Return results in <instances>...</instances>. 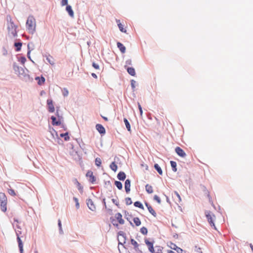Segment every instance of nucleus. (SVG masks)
<instances>
[{
	"instance_id": "f257e3e1",
	"label": "nucleus",
	"mask_w": 253,
	"mask_h": 253,
	"mask_svg": "<svg viewBox=\"0 0 253 253\" xmlns=\"http://www.w3.org/2000/svg\"><path fill=\"white\" fill-rule=\"evenodd\" d=\"M6 20L8 22V31L9 34H11L13 37L17 36V26L12 21V18L10 16L7 15L6 17Z\"/></svg>"
},
{
	"instance_id": "f03ea898",
	"label": "nucleus",
	"mask_w": 253,
	"mask_h": 253,
	"mask_svg": "<svg viewBox=\"0 0 253 253\" xmlns=\"http://www.w3.org/2000/svg\"><path fill=\"white\" fill-rule=\"evenodd\" d=\"M36 27V20L33 16H29L26 22V28L29 33L35 32Z\"/></svg>"
},
{
	"instance_id": "7ed1b4c3",
	"label": "nucleus",
	"mask_w": 253,
	"mask_h": 253,
	"mask_svg": "<svg viewBox=\"0 0 253 253\" xmlns=\"http://www.w3.org/2000/svg\"><path fill=\"white\" fill-rule=\"evenodd\" d=\"M205 215L207 217V220L211 226L214 229L216 230V228L214 224V220H215V216L214 214H213L210 211H206L205 212Z\"/></svg>"
},
{
	"instance_id": "20e7f679",
	"label": "nucleus",
	"mask_w": 253,
	"mask_h": 253,
	"mask_svg": "<svg viewBox=\"0 0 253 253\" xmlns=\"http://www.w3.org/2000/svg\"><path fill=\"white\" fill-rule=\"evenodd\" d=\"M21 234V232H19V233L16 232L17 235V240L18 243V247L19 248V250L20 252V253H24V250H23V243L19 237L20 234Z\"/></svg>"
},
{
	"instance_id": "39448f33",
	"label": "nucleus",
	"mask_w": 253,
	"mask_h": 253,
	"mask_svg": "<svg viewBox=\"0 0 253 253\" xmlns=\"http://www.w3.org/2000/svg\"><path fill=\"white\" fill-rule=\"evenodd\" d=\"M47 104L48 106V110L49 112L53 113L55 111L54 107L53 104V101L51 99H47Z\"/></svg>"
},
{
	"instance_id": "423d86ee",
	"label": "nucleus",
	"mask_w": 253,
	"mask_h": 253,
	"mask_svg": "<svg viewBox=\"0 0 253 253\" xmlns=\"http://www.w3.org/2000/svg\"><path fill=\"white\" fill-rule=\"evenodd\" d=\"M86 176L89 178L88 180L91 183H93L95 181V178L92 171H88L86 174Z\"/></svg>"
},
{
	"instance_id": "0eeeda50",
	"label": "nucleus",
	"mask_w": 253,
	"mask_h": 253,
	"mask_svg": "<svg viewBox=\"0 0 253 253\" xmlns=\"http://www.w3.org/2000/svg\"><path fill=\"white\" fill-rule=\"evenodd\" d=\"M58 119H57L55 117L53 116L51 117V119L52 120V124L53 126H59L61 124V119L58 115Z\"/></svg>"
},
{
	"instance_id": "6e6552de",
	"label": "nucleus",
	"mask_w": 253,
	"mask_h": 253,
	"mask_svg": "<svg viewBox=\"0 0 253 253\" xmlns=\"http://www.w3.org/2000/svg\"><path fill=\"white\" fill-rule=\"evenodd\" d=\"M86 204H87V205L88 208L90 210H91L92 211H95V210L96 209L95 206L94 204V203H93V201H92V200H91L90 199L87 200Z\"/></svg>"
},
{
	"instance_id": "1a4fd4ad",
	"label": "nucleus",
	"mask_w": 253,
	"mask_h": 253,
	"mask_svg": "<svg viewBox=\"0 0 253 253\" xmlns=\"http://www.w3.org/2000/svg\"><path fill=\"white\" fill-rule=\"evenodd\" d=\"M145 243L148 246V248L149 249V251L152 253H154V249L153 247V243L149 241L148 240L146 239L145 240Z\"/></svg>"
},
{
	"instance_id": "9d476101",
	"label": "nucleus",
	"mask_w": 253,
	"mask_h": 253,
	"mask_svg": "<svg viewBox=\"0 0 253 253\" xmlns=\"http://www.w3.org/2000/svg\"><path fill=\"white\" fill-rule=\"evenodd\" d=\"M175 152L178 155L181 157H184L186 156V154L184 151L179 147H176Z\"/></svg>"
},
{
	"instance_id": "9b49d317",
	"label": "nucleus",
	"mask_w": 253,
	"mask_h": 253,
	"mask_svg": "<svg viewBox=\"0 0 253 253\" xmlns=\"http://www.w3.org/2000/svg\"><path fill=\"white\" fill-rule=\"evenodd\" d=\"M115 217L118 220V221L120 224H124L125 221L122 218V215L121 214V213L119 212L116 213L115 215Z\"/></svg>"
},
{
	"instance_id": "f8f14e48",
	"label": "nucleus",
	"mask_w": 253,
	"mask_h": 253,
	"mask_svg": "<svg viewBox=\"0 0 253 253\" xmlns=\"http://www.w3.org/2000/svg\"><path fill=\"white\" fill-rule=\"evenodd\" d=\"M96 128L100 133H105V129L102 125L97 124L96 125Z\"/></svg>"
},
{
	"instance_id": "ddd939ff",
	"label": "nucleus",
	"mask_w": 253,
	"mask_h": 253,
	"mask_svg": "<svg viewBox=\"0 0 253 253\" xmlns=\"http://www.w3.org/2000/svg\"><path fill=\"white\" fill-rule=\"evenodd\" d=\"M125 188L127 193H129L130 190V181L126 179L125 183Z\"/></svg>"
},
{
	"instance_id": "4468645a",
	"label": "nucleus",
	"mask_w": 253,
	"mask_h": 253,
	"mask_svg": "<svg viewBox=\"0 0 253 253\" xmlns=\"http://www.w3.org/2000/svg\"><path fill=\"white\" fill-rule=\"evenodd\" d=\"M170 247L171 249L176 251L178 253H182V251H183L182 249H181L180 248L176 246V245L175 244L171 243V246H170Z\"/></svg>"
},
{
	"instance_id": "2eb2a0df",
	"label": "nucleus",
	"mask_w": 253,
	"mask_h": 253,
	"mask_svg": "<svg viewBox=\"0 0 253 253\" xmlns=\"http://www.w3.org/2000/svg\"><path fill=\"white\" fill-rule=\"evenodd\" d=\"M146 207H147V209L155 217L157 215V214L155 212V211H154V210L153 209V208L150 206L149 205V204H148L147 203H146L145 204Z\"/></svg>"
},
{
	"instance_id": "dca6fc26",
	"label": "nucleus",
	"mask_w": 253,
	"mask_h": 253,
	"mask_svg": "<svg viewBox=\"0 0 253 253\" xmlns=\"http://www.w3.org/2000/svg\"><path fill=\"white\" fill-rule=\"evenodd\" d=\"M174 196L173 197L174 200L177 203H180L181 201V197L179 194L176 192L174 191Z\"/></svg>"
},
{
	"instance_id": "f3484780",
	"label": "nucleus",
	"mask_w": 253,
	"mask_h": 253,
	"mask_svg": "<svg viewBox=\"0 0 253 253\" xmlns=\"http://www.w3.org/2000/svg\"><path fill=\"white\" fill-rule=\"evenodd\" d=\"M66 10L68 12L69 15L71 17H74V13L73 10L72 9L71 6H70V5H67L66 6Z\"/></svg>"
},
{
	"instance_id": "a211bd4d",
	"label": "nucleus",
	"mask_w": 253,
	"mask_h": 253,
	"mask_svg": "<svg viewBox=\"0 0 253 253\" xmlns=\"http://www.w3.org/2000/svg\"><path fill=\"white\" fill-rule=\"evenodd\" d=\"M7 202H0V207L2 211L5 212L7 211Z\"/></svg>"
},
{
	"instance_id": "6ab92c4d",
	"label": "nucleus",
	"mask_w": 253,
	"mask_h": 253,
	"mask_svg": "<svg viewBox=\"0 0 253 253\" xmlns=\"http://www.w3.org/2000/svg\"><path fill=\"white\" fill-rule=\"evenodd\" d=\"M117 47L119 48L121 52L123 53L126 52V47L121 42H117Z\"/></svg>"
},
{
	"instance_id": "aec40b11",
	"label": "nucleus",
	"mask_w": 253,
	"mask_h": 253,
	"mask_svg": "<svg viewBox=\"0 0 253 253\" xmlns=\"http://www.w3.org/2000/svg\"><path fill=\"white\" fill-rule=\"evenodd\" d=\"M0 202H7V199L4 193H0Z\"/></svg>"
},
{
	"instance_id": "412c9836",
	"label": "nucleus",
	"mask_w": 253,
	"mask_h": 253,
	"mask_svg": "<svg viewBox=\"0 0 253 253\" xmlns=\"http://www.w3.org/2000/svg\"><path fill=\"white\" fill-rule=\"evenodd\" d=\"M35 80L38 81V83L39 85H42L44 84L45 82V79L43 77H36Z\"/></svg>"
},
{
	"instance_id": "4be33fe9",
	"label": "nucleus",
	"mask_w": 253,
	"mask_h": 253,
	"mask_svg": "<svg viewBox=\"0 0 253 253\" xmlns=\"http://www.w3.org/2000/svg\"><path fill=\"white\" fill-rule=\"evenodd\" d=\"M118 178L120 180H124L126 178V174L123 171L120 172L117 175Z\"/></svg>"
},
{
	"instance_id": "5701e85b",
	"label": "nucleus",
	"mask_w": 253,
	"mask_h": 253,
	"mask_svg": "<svg viewBox=\"0 0 253 253\" xmlns=\"http://www.w3.org/2000/svg\"><path fill=\"white\" fill-rule=\"evenodd\" d=\"M127 71L131 76H134L135 75V71L133 68L128 67L127 68Z\"/></svg>"
},
{
	"instance_id": "b1692460",
	"label": "nucleus",
	"mask_w": 253,
	"mask_h": 253,
	"mask_svg": "<svg viewBox=\"0 0 253 253\" xmlns=\"http://www.w3.org/2000/svg\"><path fill=\"white\" fill-rule=\"evenodd\" d=\"M133 221L134 223V224L135 225V226H139L141 225V221L140 220V219L137 217H134L133 218Z\"/></svg>"
},
{
	"instance_id": "393cba45",
	"label": "nucleus",
	"mask_w": 253,
	"mask_h": 253,
	"mask_svg": "<svg viewBox=\"0 0 253 253\" xmlns=\"http://www.w3.org/2000/svg\"><path fill=\"white\" fill-rule=\"evenodd\" d=\"M116 21L118 23V25L120 30L122 32L126 33V30L124 28L123 25L120 23V20H117Z\"/></svg>"
},
{
	"instance_id": "a878e982",
	"label": "nucleus",
	"mask_w": 253,
	"mask_h": 253,
	"mask_svg": "<svg viewBox=\"0 0 253 253\" xmlns=\"http://www.w3.org/2000/svg\"><path fill=\"white\" fill-rule=\"evenodd\" d=\"M46 60L49 62V63L52 65L54 64V58L50 56V55L47 56Z\"/></svg>"
},
{
	"instance_id": "bb28decb",
	"label": "nucleus",
	"mask_w": 253,
	"mask_h": 253,
	"mask_svg": "<svg viewBox=\"0 0 253 253\" xmlns=\"http://www.w3.org/2000/svg\"><path fill=\"white\" fill-rule=\"evenodd\" d=\"M145 189L146 191L149 194H151L153 192V187L149 184H147L145 186Z\"/></svg>"
},
{
	"instance_id": "cd10ccee",
	"label": "nucleus",
	"mask_w": 253,
	"mask_h": 253,
	"mask_svg": "<svg viewBox=\"0 0 253 253\" xmlns=\"http://www.w3.org/2000/svg\"><path fill=\"white\" fill-rule=\"evenodd\" d=\"M130 242L131 244L134 246V248L135 249V250H137L138 249L139 246V245L137 243V242L133 239H131Z\"/></svg>"
},
{
	"instance_id": "c85d7f7f",
	"label": "nucleus",
	"mask_w": 253,
	"mask_h": 253,
	"mask_svg": "<svg viewBox=\"0 0 253 253\" xmlns=\"http://www.w3.org/2000/svg\"><path fill=\"white\" fill-rule=\"evenodd\" d=\"M124 121L126 125L127 129L128 130V131H130L131 130V127H130V125L128 120L126 118H125L124 119Z\"/></svg>"
},
{
	"instance_id": "c756f323",
	"label": "nucleus",
	"mask_w": 253,
	"mask_h": 253,
	"mask_svg": "<svg viewBox=\"0 0 253 253\" xmlns=\"http://www.w3.org/2000/svg\"><path fill=\"white\" fill-rule=\"evenodd\" d=\"M61 137H64V140L65 141H68L70 139V137L69 136L68 133L66 132L65 133H61L60 135Z\"/></svg>"
},
{
	"instance_id": "7c9ffc66",
	"label": "nucleus",
	"mask_w": 253,
	"mask_h": 253,
	"mask_svg": "<svg viewBox=\"0 0 253 253\" xmlns=\"http://www.w3.org/2000/svg\"><path fill=\"white\" fill-rule=\"evenodd\" d=\"M154 168L155 169L157 170V171H158V172L160 174V175H162L163 174V171L161 169V168L159 167V166L158 165V164H155L154 165Z\"/></svg>"
},
{
	"instance_id": "2f4dec72",
	"label": "nucleus",
	"mask_w": 253,
	"mask_h": 253,
	"mask_svg": "<svg viewBox=\"0 0 253 253\" xmlns=\"http://www.w3.org/2000/svg\"><path fill=\"white\" fill-rule=\"evenodd\" d=\"M110 167L111 169L114 171H116L118 169V167L115 162H112L110 164Z\"/></svg>"
},
{
	"instance_id": "473e14b6",
	"label": "nucleus",
	"mask_w": 253,
	"mask_h": 253,
	"mask_svg": "<svg viewBox=\"0 0 253 253\" xmlns=\"http://www.w3.org/2000/svg\"><path fill=\"white\" fill-rule=\"evenodd\" d=\"M134 206L136 207L139 208L141 209H142V210L144 209V207H143V205L139 201H136V202H134Z\"/></svg>"
},
{
	"instance_id": "72a5a7b5",
	"label": "nucleus",
	"mask_w": 253,
	"mask_h": 253,
	"mask_svg": "<svg viewBox=\"0 0 253 253\" xmlns=\"http://www.w3.org/2000/svg\"><path fill=\"white\" fill-rule=\"evenodd\" d=\"M170 165H171V167H172V170L175 172L177 171V169H176V163L175 162H174V161H170Z\"/></svg>"
},
{
	"instance_id": "f704fd0d",
	"label": "nucleus",
	"mask_w": 253,
	"mask_h": 253,
	"mask_svg": "<svg viewBox=\"0 0 253 253\" xmlns=\"http://www.w3.org/2000/svg\"><path fill=\"white\" fill-rule=\"evenodd\" d=\"M22 45L21 42H15L14 43V46L16 47V51L20 50Z\"/></svg>"
},
{
	"instance_id": "c9c22d12",
	"label": "nucleus",
	"mask_w": 253,
	"mask_h": 253,
	"mask_svg": "<svg viewBox=\"0 0 253 253\" xmlns=\"http://www.w3.org/2000/svg\"><path fill=\"white\" fill-rule=\"evenodd\" d=\"M115 185L116 186V187L120 190H121L122 189V184L121 182L118 181H116L115 182Z\"/></svg>"
},
{
	"instance_id": "e433bc0d",
	"label": "nucleus",
	"mask_w": 253,
	"mask_h": 253,
	"mask_svg": "<svg viewBox=\"0 0 253 253\" xmlns=\"http://www.w3.org/2000/svg\"><path fill=\"white\" fill-rule=\"evenodd\" d=\"M140 232L143 235H147L148 233L147 229L145 227H142L140 228Z\"/></svg>"
},
{
	"instance_id": "4c0bfd02",
	"label": "nucleus",
	"mask_w": 253,
	"mask_h": 253,
	"mask_svg": "<svg viewBox=\"0 0 253 253\" xmlns=\"http://www.w3.org/2000/svg\"><path fill=\"white\" fill-rule=\"evenodd\" d=\"M95 163L97 166L99 167L101 164V160L100 158H97L95 159Z\"/></svg>"
},
{
	"instance_id": "58836bf2",
	"label": "nucleus",
	"mask_w": 253,
	"mask_h": 253,
	"mask_svg": "<svg viewBox=\"0 0 253 253\" xmlns=\"http://www.w3.org/2000/svg\"><path fill=\"white\" fill-rule=\"evenodd\" d=\"M126 204L127 205H130L132 204V201L130 198L127 197L125 199Z\"/></svg>"
},
{
	"instance_id": "ea45409f",
	"label": "nucleus",
	"mask_w": 253,
	"mask_h": 253,
	"mask_svg": "<svg viewBox=\"0 0 253 253\" xmlns=\"http://www.w3.org/2000/svg\"><path fill=\"white\" fill-rule=\"evenodd\" d=\"M8 193L9 195L15 196H16V193L13 189H9L8 190Z\"/></svg>"
},
{
	"instance_id": "a19ab883",
	"label": "nucleus",
	"mask_w": 253,
	"mask_h": 253,
	"mask_svg": "<svg viewBox=\"0 0 253 253\" xmlns=\"http://www.w3.org/2000/svg\"><path fill=\"white\" fill-rule=\"evenodd\" d=\"M154 199L159 204H160L161 202V199L160 198L157 196V195H155L154 196Z\"/></svg>"
},
{
	"instance_id": "79ce46f5",
	"label": "nucleus",
	"mask_w": 253,
	"mask_h": 253,
	"mask_svg": "<svg viewBox=\"0 0 253 253\" xmlns=\"http://www.w3.org/2000/svg\"><path fill=\"white\" fill-rule=\"evenodd\" d=\"M62 93L64 96H67L68 95L69 92L66 88H64L62 90Z\"/></svg>"
},
{
	"instance_id": "37998d69",
	"label": "nucleus",
	"mask_w": 253,
	"mask_h": 253,
	"mask_svg": "<svg viewBox=\"0 0 253 253\" xmlns=\"http://www.w3.org/2000/svg\"><path fill=\"white\" fill-rule=\"evenodd\" d=\"M138 107L140 112V115L142 117L143 114V111L141 105L139 103H138Z\"/></svg>"
},
{
	"instance_id": "c03bdc74",
	"label": "nucleus",
	"mask_w": 253,
	"mask_h": 253,
	"mask_svg": "<svg viewBox=\"0 0 253 253\" xmlns=\"http://www.w3.org/2000/svg\"><path fill=\"white\" fill-rule=\"evenodd\" d=\"M74 200L76 202V206L77 208L78 209L79 208V203L78 199L77 198L74 197Z\"/></svg>"
},
{
	"instance_id": "a18cd8bd",
	"label": "nucleus",
	"mask_w": 253,
	"mask_h": 253,
	"mask_svg": "<svg viewBox=\"0 0 253 253\" xmlns=\"http://www.w3.org/2000/svg\"><path fill=\"white\" fill-rule=\"evenodd\" d=\"M61 4L62 6L67 5H68V0H62L61 2Z\"/></svg>"
},
{
	"instance_id": "49530a36",
	"label": "nucleus",
	"mask_w": 253,
	"mask_h": 253,
	"mask_svg": "<svg viewBox=\"0 0 253 253\" xmlns=\"http://www.w3.org/2000/svg\"><path fill=\"white\" fill-rule=\"evenodd\" d=\"M92 66L95 69H97V70H99V66L98 64L93 62L92 63Z\"/></svg>"
},
{
	"instance_id": "de8ad7c7",
	"label": "nucleus",
	"mask_w": 253,
	"mask_h": 253,
	"mask_svg": "<svg viewBox=\"0 0 253 253\" xmlns=\"http://www.w3.org/2000/svg\"><path fill=\"white\" fill-rule=\"evenodd\" d=\"M136 82L134 80H131V85L133 89L135 88V85Z\"/></svg>"
},
{
	"instance_id": "09e8293b",
	"label": "nucleus",
	"mask_w": 253,
	"mask_h": 253,
	"mask_svg": "<svg viewBox=\"0 0 253 253\" xmlns=\"http://www.w3.org/2000/svg\"><path fill=\"white\" fill-rule=\"evenodd\" d=\"M75 181H76V183L77 184L79 189V190L82 189V187L81 185V184L78 182V181L77 179H76Z\"/></svg>"
},
{
	"instance_id": "8fccbe9b",
	"label": "nucleus",
	"mask_w": 253,
	"mask_h": 253,
	"mask_svg": "<svg viewBox=\"0 0 253 253\" xmlns=\"http://www.w3.org/2000/svg\"><path fill=\"white\" fill-rule=\"evenodd\" d=\"M60 230L61 231H62V227H61V221L60 219L58 220V223Z\"/></svg>"
},
{
	"instance_id": "3c124183",
	"label": "nucleus",
	"mask_w": 253,
	"mask_h": 253,
	"mask_svg": "<svg viewBox=\"0 0 253 253\" xmlns=\"http://www.w3.org/2000/svg\"><path fill=\"white\" fill-rule=\"evenodd\" d=\"M126 63L128 65H130L131 63V61L130 60H128L126 61Z\"/></svg>"
},
{
	"instance_id": "603ef678",
	"label": "nucleus",
	"mask_w": 253,
	"mask_h": 253,
	"mask_svg": "<svg viewBox=\"0 0 253 253\" xmlns=\"http://www.w3.org/2000/svg\"><path fill=\"white\" fill-rule=\"evenodd\" d=\"M91 75H92V76L93 77H94V78H97V76H96V75L95 74H94V73H92Z\"/></svg>"
},
{
	"instance_id": "864d4df0",
	"label": "nucleus",
	"mask_w": 253,
	"mask_h": 253,
	"mask_svg": "<svg viewBox=\"0 0 253 253\" xmlns=\"http://www.w3.org/2000/svg\"><path fill=\"white\" fill-rule=\"evenodd\" d=\"M167 253H175L173 251H172L171 250H168Z\"/></svg>"
},
{
	"instance_id": "5fc2aeb1",
	"label": "nucleus",
	"mask_w": 253,
	"mask_h": 253,
	"mask_svg": "<svg viewBox=\"0 0 253 253\" xmlns=\"http://www.w3.org/2000/svg\"><path fill=\"white\" fill-rule=\"evenodd\" d=\"M163 253L162 251L161 250H159L156 253Z\"/></svg>"
},
{
	"instance_id": "6e6d98bb",
	"label": "nucleus",
	"mask_w": 253,
	"mask_h": 253,
	"mask_svg": "<svg viewBox=\"0 0 253 253\" xmlns=\"http://www.w3.org/2000/svg\"><path fill=\"white\" fill-rule=\"evenodd\" d=\"M102 117L103 118V119L105 121H108V118L105 117H103V116H102Z\"/></svg>"
},
{
	"instance_id": "4d7b16f0",
	"label": "nucleus",
	"mask_w": 253,
	"mask_h": 253,
	"mask_svg": "<svg viewBox=\"0 0 253 253\" xmlns=\"http://www.w3.org/2000/svg\"><path fill=\"white\" fill-rule=\"evenodd\" d=\"M25 60H26V59L25 58H22V63H24Z\"/></svg>"
},
{
	"instance_id": "13d9d810",
	"label": "nucleus",
	"mask_w": 253,
	"mask_h": 253,
	"mask_svg": "<svg viewBox=\"0 0 253 253\" xmlns=\"http://www.w3.org/2000/svg\"><path fill=\"white\" fill-rule=\"evenodd\" d=\"M250 247H251V249H252V251H253V246L252 244H251V245H250Z\"/></svg>"
},
{
	"instance_id": "bf43d9fd",
	"label": "nucleus",
	"mask_w": 253,
	"mask_h": 253,
	"mask_svg": "<svg viewBox=\"0 0 253 253\" xmlns=\"http://www.w3.org/2000/svg\"><path fill=\"white\" fill-rule=\"evenodd\" d=\"M112 201L114 203H115V199H112Z\"/></svg>"
},
{
	"instance_id": "052dcab7",
	"label": "nucleus",
	"mask_w": 253,
	"mask_h": 253,
	"mask_svg": "<svg viewBox=\"0 0 253 253\" xmlns=\"http://www.w3.org/2000/svg\"><path fill=\"white\" fill-rule=\"evenodd\" d=\"M113 225H115V223H113ZM116 226H118V224H116Z\"/></svg>"
},
{
	"instance_id": "680f3d73",
	"label": "nucleus",
	"mask_w": 253,
	"mask_h": 253,
	"mask_svg": "<svg viewBox=\"0 0 253 253\" xmlns=\"http://www.w3.org/2000/svg\"><path fill=\"white\" fill-rule=\"evenodd\" d=\"M14 220L16 222H18L17 220L15 219Z\"/></svg>"
}]
</instances>
